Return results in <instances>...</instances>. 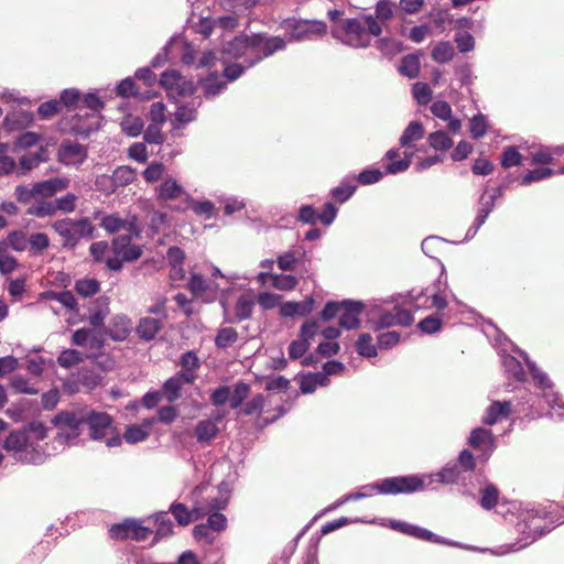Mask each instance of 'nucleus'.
I'll list each match as a JSON object with an SVG mask.
<instances>
[{
	"label": "nucleus",
	"instance_id": "obj_4",
	"mask_svg": "<svg viewBox=\"0 0 564 564\" xmlns=\"http://www.w3.org/2000/svg\"><path fill=\"white\" fill-rule=\"evenodd\" d=\"M51 228L58 235L62 247L73 250L83 239L95 237V226L88 217L61 218L51 224Z\"/></svg>",
	"mask_w": 564,
	"mask_h": 564
},
{
	"label": "nucleus",
	"instance_id": "obj_36",
	"mask_svg": "<svg viewBox=\"0 0 564 564\" xmlns=\"http://www.w3.org/2000/svg\"><path fill=\"white\" fill-rule=\"evenodd\" d=\"M376 47L384 55L393 56L403 50L400 41L389 37L380 39L376 42Z\"/></svg>",
	"mask_w": 564,
	"mask_h": 564
},
{
	"label": "nucleus",
	"instance_id": "obj_23",
	"mask_svg": "<svg viewBox=\"0 0 564 564\" xmlns=\"http://www.w3.org/2000/svg\"><path fill=\"white\" fill-rule=\"evenodd\" d=\"M303 257L304 252L300 249L286 251L278 257V267L282 271H293Z\"/></svg>",
	"mask_w": 564,
	"mask_h": 564
},
{
	"label": "nucleus",
	"instance_id": "obj_44",
	"mask_svg": "<svg viewBox=\"0 0 564 564\" xmlns=\"http://www.w3.org/2000/svg\"><path fill=\"white\" fill-rule=\"evenodd\" d=\"M46 161V151L41 149L35 153H29L20 159V165L24 171H30L39 165L40 162Z\"/></svg>",
	"mask_w": 564,
	"mask_h": 564
},
{
	"label": "nucleus",
	"instance_id": "obj_14",
	"mask_svg": "<svg viewBox=\"0 0 564 564\" xmlns=\"http://www.w3.org/2000/svg\"><path fill=\"white\" fill-rule=\"evenodd\" d=\"M69 183L70 181L67 177H53L34 183V192L36 193V196H41L43 198L52 197L57 192L68 188Z\"/></svg>",
	"mask_w": 564,
	"mask_h": 564
},
{
	"label": "nucleus",
	"instance_id": "obj_17",
	"mask_svg": "<svg viewBox=\"0 0 564 564\" xmlns=\"http://www.w3.org/2000/svg\"><path fill=\"white\" fill-rule=\"evenodd\" d=\"M163 328V321L155 317H142L135 328L138 336L145 341H150L156 337Z\"/></svg>",
	"mask_w": 564,
	"mask_h": 564
},
{
	"label": "nucleus",
	"instance_id": "obj_18",
	"mask_svg": "<svg viewBox=\"0 0 564 564\" xmlns=\"http://www.w3.org/2000/svg\"><path fill=\"white\" fill-rule=\"evenodd\" d=\"M315 301L313 297H307L302 302H285L280 307V314L284 317H293L295 315L306 316L314 308Z\"/></svg>",
	"mask_w": 564,
	"mask_h": 564
},
{
	"label": "nucleus",
	"instance_id": "obj_16",
	"mask_svg": "<svg viewBox=\"0 0 564 564\" xmlns=\"http://www.w3.org/2000/svg\"><path fill=\"white\" fill-rule=\"evenodd\" d=\"M159 200H172L182 196H188L185 189L173 177H166L156 188Z\"/></svg>",
	"mask_w": 564,
	"mask_h": 564
},
{
	"label": "nucleus",
	"instance_id": "obj_22",
	"mask_svg": "<svg viewBox=\"0 0 564 564\" xmlns=\"http://www.w3.org/2000/svg\"><path fill=\"white\" fill-rule=\"evenodd\" d=\"M424 135V128L419 121H411L400 137L401 147H410L412 142L419 141Z\"/></svg>",
	"mask_w": 564,
	"mask_h": 564
},
{
	"label": "nucleus",
	"instance_id": "obj_63",
	"mask_svg": "<svg viewBox=\"0 0 564 564\" xmlns=\"http://www.w3.org/2000/svg\"><path fill=\"white\" fill-rule=\"evenodd\" d=\"M356 191V185L343 183L339 186L333 188L332 195L339 203L346 202Z\"/></svg>",
	"mask_w": 564,
	"mask_h": 564
},
{
	"label": "nucleus",
	"instance_id": "obj_59",
	"mask_svg": "<svg viewBox=\"0 0 564 564\" xmlns=\"http://www.w3.org/2000/svg\"><path fill=\"white\" fill-rule=\"evenodd\" d=\"M413 96L421 105L427 104L432 98L431 88L424 83H415L412 87Z\"/></svg>",
	"mask_w": 564,
	"mask_h": 564
},
{
	"label": "nucleus",
	"instance_id": "obj_12",
	"mask_svg": "<svg viewBox=\"0 0 564 564\" xmlns=\"http://www.w3.org/2000/svg\"><path fill=\"white\" fill-rule=\"evenodd\" d=\"M364 308L362 303L355 301H343L339 313V325L346 329H355L359 326V315Z\"/></svg>",
	"mask_w": 564,
	"mask_h": 564
},
{
	"label": "nucleus",
	"instance_id": "obj_55",
	"mask_svg": "<svg viewBox=\"0 0 564 564\" xmlns=\"http://www.w3.org/2000/svg\"><path fill=\"white\" fill-rule=\"evenodd\" d=\"M186 200L189 203V207L195 212V214L203 215L207 218L212 217L215 206L210 200L195 202L189 197V195Z\"/></svg>",
	"mask_w": 564,
	"mask_h": 564
},
{
	"label": "nucleus",
	"instance_id": "obj_7",
	"mask_svg": "<svg viewBox=\"0 0 564 564\" xmlns=\"http://www.w3.org/2000/svg\"><path fill=\"white\" fill-rule=\"evenodd\" d=\"M368 489L376 490L379 494H409L423 488V482L415 476L392 477L386 478L379 484L367 487Z\"/></svg>",
	"mask_w": 564,
	"mask_h": 564
},
{
	"label": "nucleus",
	"instance_id": "obj_24",
	"mask_svg": "<svg viewBox=\"0 0 564 564\" xmlns=\"http://www.w3.org/2000/svg\"><path fill=\"white\" fill-rule=\"evenodd\" d=\"M496 195H482L480 197V207L478 210V215L476 217V226L473 231V236L477 232V230L480 228L481 225L485 224L488 215L491 213L494 206H495Z\"/></svg>",
	"mask_w": 564,
	"mask_h": 564
},
{
	"label": "nucleus",
	"instance_id": "obj_47",
	"mask_svg": "<svg viewBox=\"0 0 564 564\" xmlns=\"http://www.w3.org/2000/svg\"><path fill=\"white\" fill-rule=\"evenodd\" d=\"M499 491L494 485H487L481 490L480 506L484 509L490 510L497 505Z\"/></svg>",
	"mask_w": 564,
	"mask_h": 564
},
{
	"label": "nucleus",
	"instance_id": "obj_48",
	"mask_svg": "<svg viewBox=\"0 0 564 564\" xmlns=\"http://www.w3.org/2000/svg\"><path fill=\"white\" fill-rule=\"evenodd\" d=\"M522 162V155L514 147H508L501 155V165L506 169L518 166Z\"/></svg>",
	"mask_w": 564,
	"mask_h": 564
},
{
	"label": "nucleus",
	"instance_id": "obj_11",
	"mask_svg": "<svg viewBox=\"0 0 564 564\" xmlns=\"http://www.w3.org/2000/svg\"><path fill=\"white\" fill-rule=\"evenodd\" d=\"M87 159L86 148L74 141H65L59 145L58 160L67 166H79Z\"/></svg>",
	"mask_w": 564,
	"mask_h": 564
},
{
	"label": "nucleus",
	"instance_id": "obj_35",
	"mask_svg": "<svg viewBox=\"0 0 564 564\" xmlns=\"http://www.w3.org/2000/svg\"><path fill=\"white\" fill-rule=\"evenodd\" d=\"M28 245L33 254H39L50 247V239L44 232H35L28 238Z\"/></svg>",
	"mask_w": 564,
	"mask_h": 564
},
{
	"label": "nucleus",
	"instance_id": "obj_28",
	"mask_svg": "<svg viewBox=\"0 0 564 564\" xmlns=\"http://www.w3.org/2000/svg\"><path fill=\"white\" fill-rule=\"evenodd\" d=\"M33 120V116L26 111H17L8 115L4 124L8 129H19L29 124Z\"/></svg>",
	"mask_w": 564,
	"mask_h": 564
},
{
	"label": "nucleus",
	"instance_id": "obj_9",
	"mask_svg": "<svg viewBox=\"0 0 564 564\" xmlns=\"http://www.w3.org/2000/svg\"><path fill=\"white\" fill-rule=\"evenodd\" d=\"M133 236V234L128 232L115 237L111 241L113 254L120 256L126 262L135 261L143 253V248L141 246L131 243Z\"/></svg>",
	"mask_w": 564,
	"mask_h": 564
},
{
	"label": "nucleus",
	"instance_id": "obj_29",
	"mask_svg": "<svg viewBox=\"0 0 564 564\" xmlns=\"http://www.w3.org/2000/svg\"><path fill=\"white\" fill-rule=\"evenodd\" d=\"M261 59L262 55H258L257 58H251L246 65L238 63L226 65L224 69V75L229 82L235 80L239 78L247 68L252 67L256 63L260 62Z\"/></svg>",
	"mask_w": 564,
	"mask_h": 564
},
{
	"label": "nucleus",
	"instance_id": "obj_26",
	"mask_svg": "<svg viewBox=\"0 0 564 564\" xmlns=\"http://www.w3.org/2000/svg\"><path fill=\"white\" fill-rule=\"evenodd\" d=\"M399 72L409 78H416L420 74V59L414 54L404 56L399 66Z\"/></svg>",
	"mask_w": 564,
	"mask_h": 564
},
{
	"label": "nucleus",
	"instance_id": "obj_51",
	"mask_svg": "<svg viewBox=\"0 0 564 564\" xmlns=\"http://www.w3.org/2000/svg\"><path fill=\"white\" fill-rule=\"evenodd\" d=\"M249 391L250 388L247 383L238 382L235 386L234 393L229 397L230 406L232 409L239 408L242 404L243 400L248 397Z\"/></svg>",
	"mask_w": 564,
	"mask_h": 564
},
{
	"label": "nucleus",
	"instance_id": "obj_37",
	"mask_svg": "<svg viewBox=\"0 0 564 564\" xmlns=\"http://www.w3.org/2000/svg\"><path fill=\"white\" fill-rule=\"evenodd\" d=\"M271 284L280 291H291L297 285V279L291 274H274L271 276Z\"/></svg>",
	"mask_w": 564,
	"mask_h": 564
},
{
	"label": "nucleus",
	"instance_id": "obj_45",
	"mask_svg": "<svg viewBox=\"0 0 564 564\" xmlns=\"http://www.w3.org/2000/svg\"><path fill=\"white\" fill-rule=\"evenodd\" d=\"M121 129L130 137H137L143 129V121L139 117L127 116L121 121Z\"/></svg>",
	"mask_w": 564,
	"mask_h": 564
},
{
	"label": "nucleus",
	"instance_id": "obj_10",
	"mask_svg": "<svg viewBox=\"0 0 564 564\" xmlns=\"http://www.w3.org/2000/svg\"><path fill=\"white\" fill-rule=\"evenodd\" d=\"M414 318L410 311L394 306L389 312H382L375 323V329L388 328L392 326H409Z\"/></svg>",
	"mask_w": 564,
	"mask_h": 564
},
{
	"label": "nucleus",
	"instance_id": "obj_41",
	"mask_svg": "<svg viewBox=\"0 0 564 564\" xmlns=\"http://www.w3.org/2000/svg\"><path fill=\"white\" fill-rule=\"evenodd\" d=\"M460 470L456 463H449L436 474L438 481L442 484H454L458 480Z\"/></svg>",
	"mask_w": 564,
	"mask_h": 564
},
{
	"label": "nucleus",
	"instance_id": "obj_5",
	"mask_svg": "<svg viewBox=\"0 0 564 564\" xmlns=\"http://www.w3.org/2000/svg\"><path fill=\"white\" fill-rule=\"evenodd\" d=\"M290 41H312L326 34L327 25L318 20L286 19L281 23Z\"/></svg>",
	"mask_w": 564,
	"mask_h": 564
},
{
	"label": "nucleus",
	"instance_id": "obj_46",
	"mask_svg": "<svg viewBox=\"0 0 564 564\" xmlns=\"http://www.w3.org/2000/svg\"><path fill=\"white\" fill-rule=\"evenodd\" d=\"M7 246L14 251H24L28 248V238L22 230L11 231L7 237Z\"/></svg>",
	"mask_w": 564,
	"mask_h": 564
},
{
	"label": "nucleus",
	"instance_id": "obj_25",
	"mask_svg": "<svg viewBox=\"0 0 564 564\" xmlns=\"http://www.w3.org/2000/svg\"><path fill=\"white\" fill-rule=\"evenodd\" d=\"M26 214L39 218L52 217L56 214L54 200H39L26 209Z\"/></svg>",
	"mask_w": 564,
	"mask_h": 564
},
{
	"label": "nucleus",
	"instance_id": "obj_64",
	"mask_svg": "<svg viewBox=\"0 0 564 564\" xmlns=\"http://www.w3.org/2000/svg\"><path fill=\"white\" fill-rule=\"evenodd\" d=\"M263 408H264V397L262 394H257L245 404L242 412L246 415H253L257 413H261Z\"/></svg>",
	"mask_w": 564,
	"mask_h": 564
},
{
	"label": "nucleus",
	"instance_id": "obj_15",
	"mask_svg": "<svg viewBox=\"0 0 564 564\" xmlns=\"http://www.w3.org/2000/svg\"><path fill=\"white\" fill-rule=\"evenodd\" d=\"M131 329V321L126 315H116L113 316L108 327L105 329V334L109 335L116 341L124 340Z\"/></svg>",
	"mask_w": 564,
	"mask_h": 564
},
{
	"label": "nucleus",
	"instance_id": "obj_53",
	"mask_svg": "<svg viewBox=\"0 0 564 564\" xmlns=\"http://www.w3.org/2000/svg\"><path fill=\"white\" fill-rule=\"evenodd\" d=\"M130 531L129 539H133L137 541H145L150 538L152 530L143 527L137 520H129Z\"/></svg>",
	"mask_w": 564,
	"mask_h": 564
},
{
	"label": "nucleus",
	"instance_id": "obj_62",
	"mask_svg": "<svg viewBox=\"0 0 564 564\" xmlns=\"http://www.w3.org/2000/svg\"><path fill=\"white\" fill-rule=\"evenodd\" d=\"M165 171V166L162 163H151L144 171L143 177L147 182L153 183L159 181Z\"/></svg>",
	"mask_w": 564,
	"mask_h": 564
},
{
	"label": "nucleus",
	"instance_id": "obj_43",
	"mask_svg": "<svg viewBox=\"0 0 564 564\" xmlns=\"http://www.w3.org/2000/svg\"><path fill=\"white\" fill-rule=\"evenodd\" d=\"M75 290L82 296L88 297L99 291V282L96 279H82L75 283Z\"/></svg>",
	"mask_w": 564,
	"mask_h": 564
},
{
	"label": "nucleus",
	"instance_id": "obj_40",
	"mask_svg": "<svg viewBox=\"0 0 564 564\" xmlns=\"http://www.w3.org/2000/svg\"><path fill=\"white\" fill-rule=\"evenodd\" d=\"M429 143L435 150H448L453 147V140L444 131H435L429 135Z\"/></svg>",
	"mask_w": 564,
	"mask_h": 564
},
{
	"label": "nucleus",
	"instance_id": "obj_58",
	"mask_svg": "<svg viewBox=\"0 0 564 564\" xmlns=\"http://www.w3.org/2000/svg\"><path fill=\"white\" fill-rule=\"evenodd\" d=\"M98 302H102V306L93 312L89 316V323L95 328L104 325L105 318L109 313L108 302L104 299H99Z\"/></svg>",
	"mask_w": 564,
	"mask_h": 564
},
{
	"label": "nucleus",
	"instance_id": "obj_27",
	"mask_svg": "<svg viewBox=\"0 0 564 564\" xmlns=\"http://www.w3.org/2000/svg\"><path fill=\"white\" fill-rule=\"evenodd\" d=\"M85 356L82 351L76 349H65L57 357V362L62 368L68 369L75 365L84 361Z\"/></svg>",
	"mask_w": 564,
	"mask_h": 564
},
{
	"label": "nucleus",
	"instance_id": "obj_61",
	"mask_svg": "<svg viewBox=\"0 0 564 564\" xmlns=\"http://www.w3.org/2000/svg\"><path fill=\"white\" fill-rule=\"evenodd\" d=\"M188 289L195 296H202L209 289V285L202 275L192 274L188 282Z\"/></svg>",
	"mask_w": 564,
	"mask_h": 564
},
{
	"label": "nucleus",
	"instance_id": "obj_56",
	"mask_svg": "<svg viewBox=\"0 0 564 564\" xmlns=\"http://www.w3.org/2000/svg\"><path fill=\"white\" fill-rule=\"evenodd\" d=\"M203 87L207 96H216L225 87V83L216 74H212L204 80Z\"/></svg>",
	"mask_w": 564,
	"mask_h": 564
},
{
	"label": "nucleus",
	"instance_id": "obj_60",
	"mask_svg": "<svg viewBox=\"0 0 564 564\" xmlns=\"http://www.w3.org/2000/svg\"><path fill=\"white\" fill-rule=\"evenodd\" d=\"M149 436V432L137 425L129 426L123 435L128 443L134 444L144 441Z\"/></svg>",
	"mask_w": 564,
	"mask_h": 564
},
{
	"label": "nucleus",
	"instance_id": "obj_8",
	"mask_svg": "<svg viewBox=\"0 0 564 564\" xmlns=\"http://www.w3.org/2000/svg\"><path fill=\"white\" fill-rule=\"evenodd\" d=\"M99 226L108 234H116L121 230L131 232L134 237H139L141 229L138 226L137 216L132 215L127 218H121L118 214H108L102 216Z\"/></svg>",
	"mask_w": 564,
	"mask_h": 564
},
{
	"label": "nucleus",
	"instance_id": "obj_20",
	"mask_svg": "<svg viewBox=\"0 0 564 564\" xmlns=\"http://www.w3.org/2000/svg\"><path fill=\"white\" fill-rule=\"evenodd\" d=\"M218 432L219 429L212 420H202L195 427V436L200 444L209 443Z\"/></svg>",
	"mask_w": 564,
	"mask_h": 564
},
{
	"label": "nucleus",
	"instance_id": "obj_19",
	"mask_svg": "<svg viewBox=\"0 0 564 564\" xmlns=\"http://www.w3.org/2000/svg\"><path fill=\"white\" fill-rule=\"evenodd\" d=\"M511 412V403L509 401H495L487 409L482 422L487 425H494L498 421L509 416Z\"/></svg>",
	"mask_w": 564,
	"mask_h": 564
},
{
	"label": "nucleus",
	"instance_id": "obj_54",
	"mask_svg": "<svg viewBox=\"0 0 564 564\" xmlns=\"http://www.w3.org/2000/svg\"><path fill=\"white\" fill-rule=\"evenodd\" d=\"M183 384L180 382V379L175 377L170 378L165 381L163 386V393L166 395V399L172 402L178 399L180 391Z\"/></svg>",
	"mask_w": 564,
	"mask_h": 564
},
{
	"label": "nucleus",
	"instance_id": "obj_38",
	"mask_svg": "<svg viewBox=\"0 0 564 564\" xmlns=\"http://www.w3.org/2000/svg\"><path fill=\"white\" fill-rule=\"evenodd\" d=\"M357 351L362 357H375L377 348L372 344V337L369 334H361L356 343Z\"/></svg>",
	"mask_w": 564,
	"mask_h": 564
},
{
	"label": "nucleus",
	"instance_id": "obj_50",
	"mask_svg": "<svg viewBox=\"0 0 564 564\" xmlns=\"http://www.w3.org/2000/svg\"><path fill=\"white\" fill-rule=\"evenodd\" d=\"M555 174V171L550 167H541L529 171L522 178V185H529L533 182H538L544 178H547Z\"/></svg>",
	"mask_w": 564,
	"mask_h": 564
},
{
	"label": "nucleus",
	"instance_id": "obj_42",
	"mask_svg": "<svg viewBox=\"0 0 564 564\" xmlns=\"http://www.w3.org/2000/svg\"><path fill=\"white\" fill-rule=\"evenodd\" d=\"M182 77L176 70H167L161 75L160 84L167 90L170 97H174V88L181 83Z\"/></svg>",
	"mask_w": 564,
	"mask_h": 564
},
{
	"label": "nucleus",
	"instance_id": "obj_2",
	"mask_svg": "<svg viewBox=\"0 0 564 564\" xmlns=\"http://www.w3.org/2000/svg\"><path fill=\"white\" fill-rule=\"evenodd\" d=\"M332 35L343 44L354 48H365L373 36H379L382 28L371 14L348 18L337 21L332 26Z\"/></svg>",
	"mask_w": 564,
	"mask_h": 564
},
{
	"label": "nucleus",
	"instance_id": "obj_34",
	"mask_svg": "<svg viewBox=\"0 0 564 564\" xmlns=\"http://www.w3.org/2000/svg\"><path fill=\"white\" fill-rule=\"evenodd\" d=\"M454 56V47L449 42H440L432 51V58L441 64L449 62Z\"/></svg>",
	"mask_w": 564,
	"mask_h": 564
},
{
	"label": "nucleus",
	"instance_id": "obj_13",
	"mask_svg": "<svg viewBox=\"0 0 564 564\" xmlns=\"http://www.w3.org/2000/svg\"><path fill=\"white\" fill-rule=\"evenodd\" d=\"M171 513L174 516L177 523L182 527L188 525L192 521H196L206 516L204 506H195L191 511L184 503L174 502L170 507Z\"/></svg>",
	"mask_w": 564,
	"mask_h": 564
},
{
	"label": "nucleus",
	"instance_id": "obj_52",
	"mask_svg": "<svg viewBox=\"0 0 564 564\" xmlns=\"http://www.w3.org/2000/svg\"><path fill=\"white\" fill-rule=\"evenodd\" d=\"M156 535L160 538L169 536L173 533V523L166 512L155 516Z\"/></svg>",
	"mask_w": 564,
	"mask_h": 564
},
{
	"label": "nucleus",
	"instance_id": "obj_1",
	"mask_svg": "<svg viewBox=\"0 0 564 564\" xmlns=\"http://www.w3.org/2000/svg\"><path fill=\"white\" fill-rule=\"evenodd\" d=\"M53 422L59 429L56 440L61 444H72L80 435V426L83 424L88 426L91 440H105L108 447H116L121 444L120 436L113 434L112 419L106 412L95 410L79 412L63 411L55 415Z\"/></svg>",
	"mask_w": 564,
	"mask_h": 564
},
{
	"label": "nucleus",
	"instance_id": "obj_21",
	"mask_svg": "<svg viewBox=\"0 0 564 564\" xmlns=\"http://www.w3.org/2000/svg\"><path fill=\"white\" fill-rule=\"evenodd\" d=\"M254 306V296L251 293L241 294L235 305V315L238 321L251 317Z\"/></svg>",
	"mask_w": 564,
	"mask_h": 564
},
{
	"label": "nucleus",
	"instance_id": "obj_39",
	"mask_svg": "<svg viewBox=\"0 0 564 564\" xmlns=\"http://www.w3.org/2000/svg\"><path fill=\"white\" fill-rule=\"evenodd\" d=\"M408 535L414 536L419 540H424L433 543H440V544H449L444 539L437 536L433 532L429 531L427 529L421 528L419 525L412 524L410 528V532Z\"/></svg>",
	"mask_w": 564,
	"mask_h": 564
},
{
	"label": "nucleus",
	"instance_id": "obj_49",
	"mask_svg": "<svg viewBox=\"0 0 564 564\" xmlns=\"http://www.w3.org/2000/svg\"><path fill=\"white\" fill-rule=\"evenodd\" d=\"M10 384L12 389L18 393H25L31 395L39 393V390L34 386L30 384L29 380L22 376H14L11 379Z\"/></svg>",
	"mask_w": 564,
	"mask_h": 564
},
{
	"label": "nucleus",
	"instance_id": "obj_3",
	"mask_svg": "<svg viewBox=\"0 0 564 564\" xmlns=\"http://www.w3.org/2000/svg\"><path fill=\"white\" fill-rule=\"evenodd\" d=\"M284 47L285 42L279 36L269 39L260 35L253 37L238 36L224 46L221 54L225 58L224 64H226L229 58L236 59L242 56L257 58L258 55H262L263 58Z\"/></svg>",
	"mask_w": 564,
	"mask_h": 564
},
{
	"label": "nucleus",
	"instance_id": "obj_33",
	"mask_svg": "<svg viewBox=\"0 0 564 564\" xmlns=\"http://www.w3.org/2000/svg\"><path fill=\"white\" fill-rule=\"evenodd\" d=\"M78 196L74 193H67L54 200V206L57 212L63 214H72L77 206Z\"/></svg>",
	"mask_w": 564,
	"mask_h": 564
},
{
	"label": "nucleus",
	"instance_id": "obj_30",
	"mask_svg": "<svg viewBox=\"0 0 564 564\" xmlns=\"http://www.w3.org/2000/svg\"><path fill=\"white\" fill-rule=\"evenodd\" d=\"M468 443L470 446L475 448H479L481 445L486 443H489V445L492 447L494 436L489 430L477 427L471 431Z\"/></svg>",
	"mask_w": 564,
	"mask_h": 564
},
{
	"label": "nucleus",
	"instance_id": "obj_6",
	"mask_svg": "<svg viewBox=\"0 0 564 564\" xmlns=\"http://www.w3.org/2000/svg\"><path fill=\"white\" fill-rule=\"evenodd\" d=\"M3 448L12 452L17 460L26 464L43 463V454L29 444L28 434L23 431H14L3 442Z\"/></svg>",
	"mask_w": 564,
	"mask_h": 564
},
{
	"label": "nucleus",
	"instance_id": "obj_57",
	"mask_svg": "<svg viewBox=\"0 0 564 564\" xmlns=\"http://www.w3.org/2000/svg\"><path fill=\"white\" fill-rule=\"evenodd\" d=\"M469 131L473 138L479 139L487 131L486 119L482 115L475 116L469 122Z\"/></svg>",
	"mask_w": 564,
	"mask_h": 564
},
{
	"label": "nucleus",
	"instance_id": "obj_31",
	"mask_svg": "<svg viewBox=\"0 0 564 564\" xmlns=\"http://www.w3.org/2000/svg\"><path fill=\"white\" fill-rule=\"evenodd\" d=\"M502 367L506 372L511 375L518 381L524 380V370L521 366L520 361L511 355H506L502 357Z\"/></svg>",
	"mask_w": 564,
	"mask_h": 564
},
{
	"label": "nucleus",
	"instance_id": "obj_32",
	"mask_svg": "<svg viewBox=\"0 0 564 564\" xmlns=\"http://www.w3.org/2000/svg\"><path fill=\"white\" fill-rule=\"evenodd\" d=\"M238 340V333L232 327H224L218 330L215 338V345L218 348L225 349L234 345Z\"/></svg>",
	"mask_w": 564,
	"mask_h": 564
}]
</instances>
